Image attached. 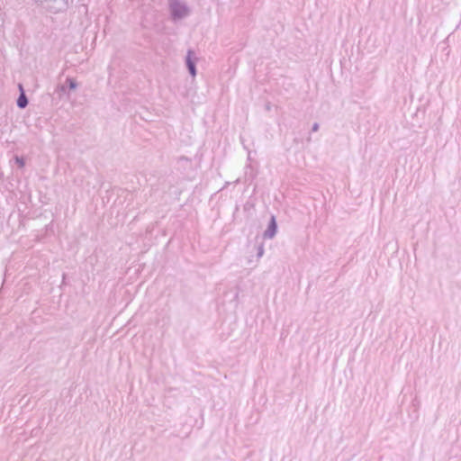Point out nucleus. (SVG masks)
<instances>
[{"mask_svg": "<svg viewBox=\"0 0 461 461\" xmlns=\"http://www.w3.org/2000/svg\"><path fill=\"white\" fill-rule=\"evenodd\" d=\"M264 254V248L262 245L258 248V258H261Z\"/></svg>", "mask_w": 461, "mask_h": 461, "instance_id": "nucleus-8", "label": "nucleus"}, {"mask_svg": "<svg viewBox=\"0 0 461 461\" xmlns=\"http://www.w3.org/2000/svg\"><path fill=\"white\" fill-rule=\"evenodd\" d=\"M19 89H20V96L17 100V105L20 107V108H24L27 104H28V99H27V96L25 95V92L23 90V87L21 84H19Z\"/></svg>", "mask_w": 461, "mask_h": 461, "instance_id": "nucleus-4", "label": "nucleus"}, {"mask_svg": "<svg viewBox=\"0 0 461 461\" xmlns=\"http://www.w3.org/2000/svg\"><path fill=\"white\" fill-rule=\"evenodd\" d=\"M276 229H277V225H276V218H275V216H272L271 220L269 221L268 227L264 232V237L267 238V239H272L276 233Z\"/></svg>", "mask_w": 461, "mask_h": 461, "instance_id": "nucleus-3", "label": "nucleus"}, {"mask_svg": "<svg viewBox=\"0 0 461 461\" xmlns=\"http://www.w3.org/2000/svg\"><path fill=\"white\" fill-rule=\"evenodd\" d=\"M14 160L16 165L19 167H23L25 166V158L23 157L14 156Z\"/></svg>", "mask_w": 461, "mask_h": 461, "instance_id": "nucleus-7", "label": "nucleus"}, {"mask_svg": "<svg viewBox=\"0 0 461 461\" xmlns=\"http://www.w3.org/2000/svg\"><path fill=\"white\" fill-rule=\"evenodd\" d=\"M66 83L68 84V88L70 90H75L77 88V84L76 80L74 78H72V77H68L66 79Z\"/></svg>", "mask_w": 461, "mask_h": 461, "instance_id": "nucleus-6", "label": "nucleus"}, {"mask_svg": "<svg viewBox=\"0 0 461 461\" xmlns=\"http://www.w3.org/2000/svg\"><path fill=\"white\" fill-rule=\"evenodd\" d=\"M319 130V123L317 122H314L312 127V131H317Z\"/></svg>", "mask_w": 461, "mask_h": 461, "instance_id": "nucleus-9", "label": "nucleus"}, {"mask_svg": "<svg viewBox=\"0 0 461 461\" xmlns=\"http://www.w3.org/2000/svg\"><path fill=\"white\" fill-rule=\"evenodd\" d=\"M68 8V0H59V5L52 8L53 13L64 12Z\"/></svg>", "mask_w": 461, "mask_h": 461, "instance_id": "nucleus-5", "label": "nucleus"}, {"mask_svg": "<svg viewBox=\"0 0 461 461\" xmlns=\"http://www.w3.org/2000/svg\"><path fill=\"white\" fill-rule=\"evenodd\" d=\"M172 19L181 20L189 14V9L183 0H169Z\"/></svg>", "mask_w": 461, "mask_h": 461, "instance_id": "nucleus-1", "label": "nucleus"}, {"mask_svg": "<svg viewBox=\"0 0 461 461\" xmlns=\"http://www.w3.org/2000/svg\"><path fill=\"white\" fill-rule=\"evenodd\" d=\"M194 52L192 50H188L185 57V64L190 75L194 77L196 76V66H195Z\"/></svg>", "mask_w": 461, "mask_h": 461, "instance_id": "nucleus-2", "label": "nucleus"}]
</instances>
